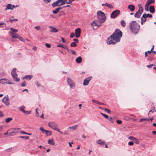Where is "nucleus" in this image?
<instances>
[{
  "instance_id": "nucleus-1",
  "label": "nucleus",
  "mask_w": 156,
  "mask_h": 156,
  "mask_svg": "<svg viewBox=\"0 0 156 156\" xmlns=\"http://www.w3.org/2000/svg\"><path fill=\"white\" fill-rule=\"evenodd\" d=\"M122 36V32L119 29H116L113 34L108 37L107 43L108 44H115L120 41Z\"/></svg>"
},
{
  "instance_id": "nucleus-2",
  "label": "nucleus",
  "mask_w": 156,
  "mask_h": 156,
  "mask_svg": "<svg viewBox=\"0 0 156 156\" xmlns=\"http://www.w3.org/2000/svg\"><path fill=\"white\" fill-rule=\"evenodd\" d=\"M140 29V25L135 21H133L130 24L129 29L131 32L134 34H137Z\"/></svg>"
},
{
  "instance_id": "nucleus-3",
  "label": "nucleus",
  "mask_w": 156,
  "mask_h": 156,
  "mask_svg": "<svg viewBox=\"0 0 156 156\" xmlns=\"http://www.w3.org/2000/svg\"><path fill=\"white\" fill-rule=\"evenodd\" d=\"M97 17L98 20L101 23H104L106 20V16L105 13L101 11L97 12Z\"/></svg>"
},
{
  "instance_id": "nucleus-4",
  "label": "nucleus",
  "mask_w": 156,
  "mask_h": 156,
  "mask_svg": "<svg viewBox=\"0 0 156 156\" xmlns=\"http://www.w3.org/2000/svg\"><path fill=\"white\" fill-rule=\"evenodd\" d=\"M65 1L66 0H58L52 3V6L53 7H55L64 5L65 4Z\"/></svg>"
},
{
  "instance_id": "nucleus-5",
  "label": "nucleus",
  "mask_w": 156,
  "mask_h": 156,
  "mask_svg": "<svg viewBox=\"0 0 156 156\" xmlns=\"http://www.w3.org/2000/svg\"><path fill=\"white\" fill-rule=\"evenodd\" d=\"M102 23H101L98 20H94L92 22L91 24L93 27V29H96L101 25V24Z\"/></svg>"
},
{
  "instance_id": "nucleus-6",
  "label": "nucleus",
  "mask_w": 156,
  "mask_h": 156,
  "mask_svg": "<svg viewBox=\"0 0 156 156\" xmlns=\"http://www.w3.org/2000/svg\"><path fill=\"white\" fill-rule=\"evenodd\" d=\"M16 69H13L12 71L11 74L14 80L16 82H18L20 81V79L17 78V75L16 73Z\"/></svg>"
},
{
  "instance_id": "nucleus-7",
  "label": "nucleus",
  "mask_w": 156,
  "mask_h": 156,
  "mask_svg": "<svg viewBox=\"0 0 156 156\" xmlns=\"http://www.w3.org/2000/svg\"><path fill=\"white\" fill-rule=\"evenodd\" d=\"M0 83L2 84L5 83L12 84L13 83L10 82V81L6 78H2L0 80Z\"/></svg>"
},
{
  "instance_id": "nucleus-8",
  "label": "nucleus",
  "mask_w": 156,
  "mask_h": 156,
  "mask_svg": "<svg viewBox=\"0 0 156 156\" xmlns=\"http://www.w3.org/2000/svg\"><path fill=\"white\" fill-rule=\"evenodd\" d=\"M120 13V11L119 10H116L113 11L112 13L111 17L113 18H115Z\"/></svg>"
},
{
  "instance_id": "nucleus-9",
  "label": "nucleus",
  "mask_w": 156,
  "mask_h": 156,
  "mask_svg": "<svg viewBox=\"0 0 156 156\" xmlns=\"http://www.w3.org/2000/svg\"><path fill=\"white\" fill-rule=\"evenodd\" d=\"M3 102L7 106H8L9 104V99L8 96H5L2 100Z\"/></svg>"
},
{
  "instance_id": "nucleus-10",
  "label": "nucleus",
  "mask_w": 156,
  "mask_h": 156,
  "mask_svg": "<svg viewBox=\"0 0 156 156\" xmlns=\"http://www.w3.org/2000/svg\"><path fill=\"white\" fill-rule=\"evenodd\" d=\"M67 81L70 87L73 88H74L75 85V83L70 78H69L67 79Z\"/></svg>"
},
{
  "instance_id": "nucleus-11",
  "label": "nucleus",
  "mask_w": 156,
  "mask_h": 156,
  "mask_svg": "<svg viewBox=\"0 0 156 156\" xmlns=\"http://www.w3.org/2000/svg\"><path fill=\"white\" fill-rule=\"evenodd\" d=\"M48 126L54 130H55V129L56 128L58 127V125L56 123L53 122H49Z\"/></svg>"
},
{
  "instance_id": "nucleus-12",
  "label": "nucleus",
  "mask_w": 156,
  "mask_h": 156,
  "mask_svg": "<svg viewBox=\"0 0 156 156\" xmlns=\"http://www.w3.org/2000/svg\"><path fill=\"white\" fill-rule=\"evenodd\" d=\"M81 30L80 28H77L75 30L76 37L77 38L79 37L80 35Z\"/></svg>"
},
{
  "instance_id": "nucleus-13",
  "label": "nucleus",
  "mask_w": 156,
  "mask_h": 156,
  "mask_svg": "<svg viewBox=\"0 0 156 156\" xmlns=\"http://www.w3.org/2000/svg\"><path fill=\"white\" fill-rule=\"evenodd\" d=\"M92 77L90 76L87 78L84 79L83 81V85L87 86L89 84V81L91 80Z\"/></svg>"
},
{
  "instance_id": "nucleus-14",
  "label": "nucleus",
  "mask_w": 156,
  "mask_h": 156,
  "mask_svg": "<svg viewBox=\"0 0 156 156\" xmlns=\"http://www.w3.org/2000/svg\"><path fill=\"white\" fill-rule=\"evenodd\" d=\"M14 8H16L15 5H13L11 4H8L5 10H7V9L13 10Z\"/></svg>"
},
{
  "instance_id": "nucleus-15",
  "label": "nucleus",
  "mask_w": 156,
  "mask_h": 156,
  "mask_svg": "<svg viewBox=\"0 0 156 156\" xmlns=\"http://www.w3.org/2000/svg\"><path fill=\"white\" fill-rule=\"evenodd\" d=\"M143 10V9H142V11H140V10H138V11L135 14V17L136 18H139L142 13Z\"/></svg>"
},
{
  "instance_id": "nucleus-16",
  "label": "nucleus",
  "mask_w": 156,
  "mask_h": 156,
  "mask_svg": "<svg viewBox=\"0 0 156 156\" xmlns=\"http://www.w3.org/2000/svg\"><path fill=\"white\" fill-rule=\"evenodd\" d=\"M49 27L51 28V30H50V32H51L56 33L58 31V30L56 29L53 26H49Z\"/></svg>"
},
{
  "instance_id": "nucleus-17",
  "label": "nucleus",
  "mask_w": 156,
  "mask_h": 156,
  "mask_svg": "<svg viewBox=\"0 0 156 156\" xmlns=\"http://www.w3.org/2000/svg\"><path fill=\"white\" fill-rule=\"evenodd\" d=\"M48 144L51 145H54L55 144V143L53 138H52L51 139L49 140L48 141Z\"/></svg>"
},
{
  "instance_id": "nucleus-18",
  "label": "nucleus",
  "mask_w": 156,
  "mask_h": 156,
  "mask_svg": "<svg viewBox=\"0 0 156 156\" xmlns=\"http://www.w3.org/2000/svg\"><path fill=\"white\" fill-rule=\"evenodd\" d=\"M9 34L12 36V37L13 38H17L19 35L17 34L12 33L11 32H9Z\"/></svg>"
},
{
  "instance_id": "nucleus-19",
  "label": "nucleus",
  "mask_w": 156,
  "mask_h": 156,
  "mask_svg": "<svg viewBox=\"0 0 156 156\" xmlns=\"http://www.w3.org/2000/svg\"><path fill=\"white\" fill-rule=\"evenodd\" d=\"M149 11L151 13H154L155 12L154 7L153 5H151L149 7Z\"/></svg>"
},
{
  "instance_id": "nucleus-20",
  "label": "nucleus",
  "mask_w": 156,
  "mask_h": 156,
  "mask_svg": "<svg viewBox=\"0 0 156 156\" xmlns=\"http://www.w3.org/2000/svg\"><path fill=\"white\" fill-rule=\"evenodd\" d=\"M128 8L131 11H133L134 10L135 7L134 5H129L128 6Z\"/></svg>"
},
{
  "instance_id": "nucleus-21",
  "label": "nucleus",
  "mask_w": 156,
  "mask_h": 156,
  "mask_svg": "<svg viewBox=\"0 0 156 156\" xmlns=\"http://www.w3.org/2000/svg\"><path fill=\"white\" fill-rule=\"evenodd\" d=\"M82 60V58L81 56H80L77 58L76 59V62L78 63H80Z\"/></svg>"
},
{
  "instance_id": "nucleus-22",
  "label": "nucleus",
  "mask_w": 156,
  "mask_h": 156,
  "mask_svg": "<svg viewBox=\"0 0 156 156\" xmlns=\"http://www.w3.org/2000/svg\"><path fill=\"white\" fill-rule=\"evenodd\" d=\"M62 9V7H59L57 8L55 10H53L52 11L53 13L54 14H56L59 12V11L61 10Z\"/></svg>"
},
{
  "instance_id": "nucleus-23",
  "label": "nucleus",
  "mask_w": 156,
  "mask_h": 156,
  "mask_svg": "<svg viewBox=\"0 0 156 156\" xmlns=\"http://www.w3.org/2000/svg\"><path fill=\"white\" fill-rule=\"evenodd\" d=\"M33 77V76L31 75H28L25 76L24 78L27 80H30Z\"/></svg>"
},
{
  "instance_id": "nucleus-24",
  "label": "nucleus",
  "mask_w": 156,
  "mask_h": 156,
  "mask_svg": "<svg viewBox=\"0 0 156 156\" xmlns=\"http://www.w3.org/2000/svg\"><path fill=\"white\" fill-rule=\"evenodd\" d=\"M13 130V132H14V133H17L19 132L20 130V128H12V130Z\"/></svg>"
},
{
  "instance_id": "nucleus-25",
  "label": "nucleus",
  "mask_w": 156,
  "mask_h": 156,
  "mask_svg": "<svg viewBox=\"0 0 156 156\" xmlns=\"http://www.w3.org/2000/svg\"><path fill=\"white\" fill-rule=\"evenodd\" d=\"M92 101L93 103H95L98 104H99V105H104L103 103L100 102L99 101L94 99H92Z\"/></svg>"
},
{
  "instance_id": "nucleus-26",
  "label": "nucleus",
  "mask_w": 156,
  "mask_h": 156,
  "mask_svg": "<svg viewBox=\"0 0 156 156\" xmlns=\"http://www.w3.org/2000/svg\"><path fill=\"white\" fill-rule=\"evenodd\" d=\"M78 125H76L71 127H69L68 129H71L73 130H75L77 128Z\"/></svg>"
},
{
  "instance_id": "nucleus-27",
  "label": "nucleus",
  "mask_w": 156,
  "mask_h": 156,
  "mask_svg": "<svg viewBox=\"0 0 156 156\" xmlns=\"http://www.w3.org/2000/svg\"><path fill=\"white\" fill-rule=\"evenodd\" d=\"M12 120V118L11 117H9L5 119V120L7 123L9 122L10 121Z\"/></svg>"
},
{
  "instance_id": "nucleus-28",
  "label": "nucleus",
  "mask_w": 156,
  "mask_h": 156,
  "mask_svg": "<svg viewBox=\"0 0 156 156\" xmlns=\"http://www.w3.org/2000/svg\"><path fill=\"white\" fill-rule=\"evenodd\" d=\"M146 19L147 18L145 16L144 14H143L141 19V21H142L144 23H145L146 21Z\"/></svg>"
},
{
  "instance_id": "nucleus-29",
  "label": "nucleus",
  "mask_w": 156,
  "mask_h": 156,
  "mask_svg": "<svg viewBox=\"0 0 156 156\" xmlns=\"http://www.w3.org/2000/svg\"><path fill=\"white\" fill-rule=\"evenodd\" d=\"M97 144H101L104 145L105 144V142L102 141L101 140H99L97 141Z\"/></svg>"
},
{
  "instance_id": "nucleus-30",
  "label": "nucleus",
  "mask_w": 156,
  "mask_h": 156,
  "mask_svg": "<svg viewBox=\"0 0 156 156\" xmlns=\"http://www.w3.org/2000/svg\"><path fill=\"white\" fill-rule=\"evenodd\" d=\"M154 0H148L147 4L149 5H150L152 3L154 2Z\"/></svg>"
},
{
  "instance_id": "nucleus-31",
  "label": "nucleus",
  "mask_w": 156,
  "mask_h": 156,
  "mask_svg": "<svg viewBox=\"0 0 156 156\" xmlns=\"http://www.w3.org/2000/svg\"><path fill=\"white\" fill-rule=\"evenodd\" d=\"M9 136H11L12 135V134L14 133V132H13V130H12V128L9 129Z\"/></svg>"
},
{
  "instance_id": "nucleus-32",
  "label": "nucleus",
  "mask_w": 156,
  "mask_h": 156,
  "mask_svg": "<svg viewBox=\"0 0 156 156\" xmlns=\"http://www.w3.org/2000/svg\"><path fill=\"white\" fill-rule=\"evenodd\" d=\"M105 5L107 6L108 7L112 9L113 8V6L112 5L108 4L107 3H105Z\"/></svg>"
},
{
  "instance_id": "nucleus-33",
  "label": "nucleus",
  "mask_w": 156,
  "mask_h": 156,
  "mask_svg": "<svg viewBox=\"0 0 156 156\" xmlns=\"http://www.w3.org/2000/svg\"><path fill=\"white\" fill-rule=\"evenodd\" d=\"M144 14V16H145V17L147 18L148 17L149 18H151L152 17V15L151 14Z\"/></svg>"
},
{
  "instance_id": "nucleus-34",
  "label": "nucleus",
  "mask_w": 156,
  "mask_h": 156,
  "mask_svg": "<svg viewBox=\"0 0 156 156\" xmlns=\"http://www.w3.org/2000/svg\"><path fill=\"white\" fill-rule=\"evenodd\" d=\"M40 129L43 133H46V132H48L47 130L44 129L42 127H40Z\"/></svg>"
},
{
  "instance_id": "nucleus-35",
  "label": "nucleus",
  "mask_w": 156,
  "mask_h": 156,
  "mask_svg": "<svg viewBox=\"0 0 156 156\" xmlns=\"http://www.w3.org/2000/svg\"><path fill=\"white\" fill-rule=\"evenodd\" d=\"M40 129L43 133H46V132H48L47 130L44 129L42 127H40Z\"/></svg>"
},
{
  "instance_id": "nucleus-36",
  "label": "nucleus",
  "mask_w": 156,
  "mask_h": 156,
  "mask_svg": "<svg viewBox=\"0 0 156 156\" xmlns=\"http://www.w3.org/2000/svg\"><path fill=\"white\" fill-rule=\"evenodd\" d=\"M40 129L43 133H46V132H48L47 130L44 129L42 127H40Z\"/></svg>"
},
{
  "instance_id": "nucleus-37",
  "label": "nucleus",
  "mask_w": 156,
  "mask_h": 156,
  "mask_svg": "<svg viewBox=\"0 0 156 156\" xmlns=\"http://www.w3.org/2000/svg\"><path fill=\"white\" fill-rule=\"evenodd\" d=\"M121 24L123 27H125L126 26V22L123 20H122L121 22Z\"/></svg>"
},
{
  "instance_id": "nucleus-38",
  "label": "nucleus",
  "mask_w": 156,
  "mask_h": 156,
  "mask_svg": "<svg viewBox=\"0 0 156 156\" xmlns=\"http://www.w3.org/2000/svg\"><path fill=\"white\" fill-rule=\"evenodd\" d=\"M25 108V107L24 106H22L20 107V109L23 112H24L25 111V110H24V108Z\"/></svg>"
},
{
  "instance_id": "nucleus-39",
  "label": "nucleus",
  "mask_w": 156,
  "mask_h": 156,
  "mask_svg": "<svg viewBox=\"0 0 156 156\" xmlns=\"http://www.w3.org/2000/svg\"><path fill=\"white\" fill-rule=\"evenodd\" d=\"M149 5H148V4H147V3L146 4V5H145V10L147 11H149L148 7H149Z\"/></svg>"
},
{
  "instance_id": "nucleus-40",
  "label": "nucleus",
  "mask_w": 156,
  "mask_h": 156,
  "mask_svg": "<svg viewBox=\"0 0 156 156\" xmlns=\"http://www.w3.org/2000/svg\"><path fill=\"white\" fill-rule=\"evenodd\" d=\"M47 131L46 132V134L47 136H50L51 135L52 132L51 131L47 130Z\"/></svg>"
},
{
  "instance_id": "nucleus-41",
  "label": "nucleus",
  "mask_w": 156,
  "mask_h": 156,
  "mask_svg": "<svg viewBox=\"0 0 156 156\" xmlns=\"http://www.w3.org/2000/svg\"><path fill=\"white\" fill-rule=\"evenodd\" d=\"M100 113L102 115H103L104 117L106 119H108V116L107 115H106L104 114H103L101 112Z\"/></svg>"
},
{
  "instance_id": "nucleus-42",
  "label": "nucleus",
  "mask_w": 156,
  "mask_h": 156,
  "mask_svg": "<svg viewBox=\"0 0 156 156\" xmlns=\"http://www.w3.org/2000/svg\"><path fill=\"white\" fill-rule=\"evenodd\" d=\"M70 46L71 47H75L77 46L75 42H73L70 44Z\"/></svg>"
},
{
  "instance_id": "nucleus-43",
  "label": "nucleus",
  "mask_w": 156,
  "mask_h": 156,
  "mask_svg": "<svg viewBox=\"0 0 156 156\" xmlns=\"http://www.w3.org/2000/svg\"><path fill=\"white\" fill-rule=\"evenodd\" d=\"M10 30L12 31V32L14 33H15V32H17L18 31V30H17L15 29L12 27L10 28Z\"/></svg>"
},
{
  "instance_id": "nucleus-44",
  "label": "nucleus",
  "mask_w": 156,
  "mask_h": 156,
  "mask_svg": "<svg viewBox=\"0 0 156 156\" xmlns=\"http://www.w3.org/2000/svg\"><path fill=\"white\" fill-rule=\"evenodd\" d=\"M18 39H19L21 41H24V39L21 36L18 35V37H17Z\"/></svg>"
},
{
  "instance_id": "nucleus-45",
  "label": "nucleus",
  "mask_w": 156,
  "mask_h": 156,
  "mask_svg": "<svg viewBox=\"0 0 156 156\" xmlns=\"http://www.w3.org/2000/svg\"><path fill=\"white\" fill-rule=\"evenodd\" d=\"M19 138H21L25 139L27 140L29 138V136H20L19 137Z\"/></svg>"
},
{
  "instance_id": "nucleus-46",
  "label": "nucleus",
  "mask_w": 156,
  "mask_h": 156,
  "mask_svg": "<svg viewBox=\"0 0 156 156\" xmlns=\"http://www.w3.org/2000/svg\"><path fill=\"white\" fill-rule=\"evenodd\" d=\"M65 46H66V45H64L62 44H60L58 45H57L58 47H62L64 48L65 47Z\"/></svg>"
},
{
  "instance_id": "nucleus-47",
  "label": "nucleus",
  "mask_w": 156,
  "mask_h": 156,
  "mask_svg": "<svg viewBox=\"0 0 156 156\" xmlns=\"http://www.w3.org/2000/svg\"><path fill=\"white\" fill-rule=\"evenodd\" d=\"M133 141L136 144H138L139 143V141L136 138H135L134 139Z\"/></svg>"
},
{
  "instance_id": "nucleus-48",
  "label": "nucleus",
  "mask_w": 156,
  "mask_h": 156,
  "mask_svg": "<svg viewBox=\"0 0 156 156\" xmlns=\"http://www.w3.org/2000/svg\"><path fill=\"white\" fill-rule=\"evenodd\" d=\"M108 120L112 123H113L114 122V121H113V118L111 117H110L108 119Z\"/></svg>"
},
{
  "instance_id": "nucleus-49",
  "label": "nucleus",
  "mask_w": 156,
  "mask_h": 156,
  "mask_svg": "<svg viewBox=\"0 0 156 156\" xmlns=\"http://www.w3.org/2000/svg\"><path fill=\"white\" fill-rule=\"evenodd\" d=\"M138 7L139 8V9L138 10H140V11H142V9H143L142 8L141 5V4H139L138 5Z\"/></svg>"
},
{
  "instance_id": "nucleus-50",
  "label": "nucleus",
  "mask_w": 156,
  "mask_h": 156,
  "mask_svg": "<svg viewBox=\"0 0 156 156\" xmlns=\"http://www.w3.org/2000/svg\"><path fill=\"white\" fill-rule=\"evenodd\" d=\"M23 113L26 115H28L31 112L25 110Z\"/></svg>"
},
{
  "instance_id": "nucleus-51",
  "label": "nucleus",
  "mask_w": 156,
  "mask_h": 156,
  "mask_svg": "<svg viewBox=\"0 0 156 156\" xmlns=\"http://www.w3.org/2000/svg\"><path fill=\"white\" fill-rule=\"evenodd\" d=\"M104 110L106 112H107L109 114H110L111 112V111L109 109L107 108L105 109Z\"/></svg>"
},
{
  "instance_id": "nucleus-52",
  "label": "nucleus",
  "mask_w": 156,
  "mask_h": 156,
  "mask_svg": "<svg viewBox=\"0 0 156 156\" xmlns=\"http://www.w3.org/2000/svg\"><path fill=\"white\" fill-rule=\"evenodd\" d=\"M70 51H71V53L72 54L75 55L76 54V52L74 50L70 49Z\"/></svg>"
},
{
  "instance_id": "nucleus-53",
  "label": "nucleus",
  "mask_w": 156,
  "mask_h": 156,
  "mask_svg": "<svg viewBox=\"0 0 156 156\" xmlns=\"http://www.w3.org/2000/svg\"><path fill=\"white\" fill-rule=\"evenodd\" d=\"M34 28L35 29L37 30H40V27L39 26H35L34 27Z\"/></svg>"
},
{
  "instance_id": "nucleus-54",
  "label": "nucleus",
  "mask_w": 156,
  "mask_h": 156,
  "mask_svg": "<svg viewBox=\"0 0 156 156\" xmlns=\"http://www.w3.org/2000/svg\"><path fill=\"white\" fill-rule=\"evenodd\" d=\"M154 64H151L150 65H147V67L148 68H151L152 66H154Z\"/></svg>"
},
{
  "instance_id": "nucleus-55",
  "label": "nucleus",
  "mask_w": 156,
  "mask_h": 156,
  "mask_svg": "<svg viewBox=\"0 0 156 156\" xmlns=\"http://www.w3.org/2000/svg\"><path fill=\"white\" fill-rule=\"evenodd\" d=\"M45 45L48 48H50L51 47V45L48 43H46Z\"/></svg>"
},
{
  "instance_id": "nucleus-56",
  "label": "nucleus",
  "mask_w": 156,
  "mask_h": 156,
  "mask_svg": "<svg viewBox=\"0 0 156 156\" xmlns=\"http://www.w3.org/2000/svg\"><path fill=\"white\" fill-rule=\"evenodd\" d=\"M74 35H75L74 33H72L70 34V37L73 38L74 37Z\"/></svg>"
},
{
  "instance_id": "nucleus-57",
  "label": "nucleus",
  "mask_w": 156,
  "mask_h": 156,
  "mask_svg": "<svg viewBox=\"0 0 156 156\" xmlns=\"http://www.w3.org/2000/svg\"><path fill=\"white\" fill-rule=\"evenodd\" d=\"M134 138V137L131 136H130L129 137V139H130V140H133V141Z\"/></svg>"
},
{
  "instance_id": "nucleus-58",
  "label": "nucleus",
  "mask_w": 156,
  "mask_h": 156,
  "mask_svg": "<svg viewBox=\"0 0 156 156\" xmlns=\"http://www.w3.org/2000/svg\"><path fill=\"white\" fill-rule=\"evenodd\" d=\"M133 144H134V143L133 142H129L128 143V145H129L132 146V145H133Z\"/></svg>"
},
{
  "instance_id": "nucleus-59",
  "label": "nucleus",
  "mask_w": 156,
  "mask_h": 156,
  "mask_svg": "<svg viewBox=\"0 0 156 156\" xmlns=\"http://www.w3.org/2000/svg\"><path fill=\"white\" fill-rule=\"evenodd\" d=\"M116 121L118 124H121L122 123V121L120 120H117Z\"/></svg>"
},
{
  "instance_id": "nucleus-60",
  "label": "nucleus",
  "mask_w": 156,
  "mask_h": 156,
  "mask_svg": "<svg viewBox=\"0 0 156 156\" xmlns=\"http://www.w3.org/2000/svg\"><path fill=\"white\" fill-rule=\"evenodd\" d=\"M73 41H75V42L76 43H78V40L76 38H74L73 39Z\"/></svg>"
},
{
  "instance_id": "nucleus-61",
  "label": "nucleus",
  "mask_w": 156,
  "mask_h": 156,
  "mask_svg": "<svg viewBox=\"0 0 156 156\" xmlns=\"http://www.w3.org/2000/svg\"><path fill=\"white\" fill-rule=\"evenodd\" d=\"M37 108H36V116L37 117H38L39 116V115L38 113V112L37 111Z\"/></svg>"
},
{
  "instance_id": "nucleus-62",
  "label": "nucleus",
  "mask_w": 156,
  "mask_h": 156,
  "mask_svg": "<svg viewBox=\"0 0 156 156\" xmlns=\"http://www.w3.org/2000/svg\"><path fill=\"white\" fill-rule=\"evenodd\" d=\"M26 83H25L23 82L21 83V86L22 87H24L26 86Z\"/></svg>"
},
{
  "instance_id": "nucleus-63",
  "label": "nucleus",
  "mask_w": 156,
  "mask_h": 156,
  "mask_svg": "<svg viewBox=\"0 0 156 156\" xmlns=\"http://www.w3.org/2000/svg\"><path fill=\"white\" fill-rule=\"evenodd\" d=\"M64 48L65 49H66L68 52H69L70 51V50H69V49H68L67 46H65V47Z\"/></svg>"
},
{
  "instance_id": "nucleus-64",
  "label": "nucleus",
  "mask_w": 156,
  "mask_h": 156,
  "mask_svg": "<svg viewBox=\"0 0 156 156\" xmlns=\"http://www.w3.org/2000/svg\"><path fill=\"white\" fill-rule=\"evenodd\" d=\"M20 133H22V134H27V133L24 131H21L20 132Z\"/></svg>"
}]
</instances>
